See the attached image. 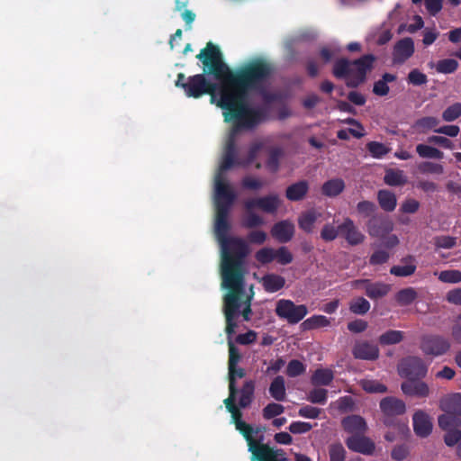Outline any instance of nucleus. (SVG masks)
I'll use <instances>...</instances> for the list:
<instances>
[{
  "mask_svg": "<svg viewBox=\"0 0 461 461\" xmlns=\"http://www.w3.org/2000/svg\"><path fill=\"white\" fill-rule=\"evenodd\" d=\"M269 393L276 401H283L285 397V379L282 376L276 377L270 384Z\"/></svg>",
  "mask_w": 461,
  "mask_h": 461,
  "instance_id": "29",
  "label": "nucleus"
},
{
  "mask_svg": "<svg viewBox=\"0 0 461 461\" xmlns=\"http://www.w3.org/2000/svg\"><path fill=\"white\" fill-rule=\"evenodd\" d=\"M253 211L254 210L247 209V212L243 218V224L246 227L253 228V227L261 226L265 223L263 217L255 213Z\"/></svg>",
  "mask_w": 461,
  "mask_h": 461,
  "instance_id": "38",
  "label": "nucleus"
},
{
  "mask_svg": "<svg viewBox=\"0 0 461 461\" xmlns=\"http://www.w3.org/2000/svg\"><path fill=\"white\" fill-rule=\"evenodd\" d=\"M343 428L346 431L357 435L363 433L366 429V423L365 420L360 416H348L342 421Z\"/></svg>",
  "mask_w": 461,
  "mask_h": 461,
  "instance_id": "20",
  "label": "nucleus"
},
{
  "mask_svg": "<svg viewBox=\"0 0 461 461\" xmlns=\"http://www.w3.org/2000/svg\"><path fill=\"white\" fill-rule=\"evenodd\" d=\"M285 280L284 277L270 274L262 278V285L264 288L269 293H275L284 287Z\"/></svg>",
  "mask_w": 461,
  "mask_h": 461,
  "instance_id": "25",
  "label": "nucleus"
},
{
  "mask_svg": "<svg viewBox=\"0 0 461 461\" xmlns=\"http://www.w3.org/2000/svg\"><path fill=\"white\" fill-rule=\"evenodd\" d=\"M389 258V254L384 250L375 251L370 258V263L374 265L383 264Z\"/></svg>",
  "mask_w": 461,
  "mask_h": 461,
  "instance_id": "63",
  "label": "nucleus"
},
{
  "mask_svg": "<svg viewBox=\"0 0 461 461\" xmlns=\"http://www.w3.org/2000/svg\"><path fill=\"white\" fill-rule=\"evenodd\" d=\"M393 224L389 221H382L379 222H372L368 226V231L371 236L380 237L385 233L392 231Z\"/></svg>",
  "mask_w": 461,
  "mask_h": 461,
  "instance_id": "30",
  "label": "nucleus"
},
{
  "mask_svg": "<svg viewBox=\"0 0 461 461\" xmlns=\"http://www.w3.org/2000/svg\"><path fill=\"white\" fill-rule=\"evenodd\" d=\"M350 311L356 314H365L370 309V303L363 297L353 300L350 303Z\"/></svg>",
  "mask_w": 461,
  "mask_h": 461,
  "instance_id": "39",
  "label": "nucleus"
},
{
  "mask_svg": "<svg viewBox=\"0 0 461 461\" xmlns=\"http://www.w3.org/2000/svg\"><path fill=\"white\" fill-rule=\"evenodd\" d=\"M240 359V356L234 347L232 342L229 340V391L230 395L228 398L224 400V404L228 411L231 415V421L235 424L237 428V424L239 422H243L240 420L241 413L237 406L234 404L235 397H236V389H235V381L238 378H241L244 375L243 369L236 368L239 361Z\"/></svg>",
  "mask_w": 461,
  "mask_h": 461,
  "instance_id": "4",
  "label": "nucleus"
},
{
  "mask_svg": "<svg viewBox=\"0 0 461 461\" xmlns=\"http://www.w3.org/2000/svg\"><path fill=\"white\" fill-rule=\"evenodd\" d=\"M282 203L283 201L278 194H271L266 196L247 200L245 207L248 210L259 209L264 212L274 214L282 205Z\"/></svg>",
  "mask_w": 461,
  "mask_h": 461,
  "instance_id": "6",
  "label": "nucleus"
},
{
  "mask_svg": "<svg viewBox=\"0 0 461 461\" xmlns=\"http://www.w3.org/2000/svg\"><path fill=\"white\" fill-rule=\"evenodd\" d=\"M197 58L204 65L203 71L213 75L217 83H209L203 75H195L183 83L184 75L179 74L176 85L183 87L188 97L199 98L204 94H210L212 104L221 107L225 121L233 124L214 176V234L221 248V267H243L242 258L250 249L245 240L228 236V213L237 194L228 182L225 172L236 163L240 164L236 160L234 148L237 132L254 127L262 119L263 112L254 104L251 94L261 87L271 68L265 59L256 58L230 70L222 62L218 47L212 43H208Z\"/></svg>",
  "mask_w": 461,
  "mask_h": 461,
  "instance_id": "1",
  "label": "nucleus"
},
{
  "mask_svg": "<svg viewBox=\"0 0 461 461\" xmlns=\"http://www.w3.org/2000/svg\"><path fill=\"white\" fill-rule=\"evenodd\" d=\"M452 413L445 412L438 417V426L445 430L456 429L461 425V420Z\"/></svg>",
  "mask_w": 461,
  "mask_h": 461,
  "instance_id": "32",
  "label": "nucleus"
},
{
  "mask_svg": "<svg viewBox=\"0 0 461 461\" xmlns=\"http://www.w3.org/2000/svg\"><path fill=\"white\" fill-rule=\"evenodd\" d=\"M374 59L372 55H366L355 62L341 59L334 66V75L337 77H344L348 86H357L364 81Z\"/></svg>",
  "mask_w": 461,
  "mask_h": 461,
  "instance_id": "3",
  "label": "nucleus"
},
{
  "mask_svg": "<svg viewBox=\"0 0 461 461\" xmlns=\"http://www.w3.org/2000/svg\"><path fill=\"white\" fill-rule=\"evenodd\" d=\"M447 432L446 433L445 437H444V440H445V443L448 446V447H453L455 446L456 444H459L460 441H461V430L459 429H450V430H447Z\"/></svg>",
  "mask_w": 461,
  "mask_h": 461,
  "instance_id": "51",
  "label": "nucleus"
},
{
  "mask_svg": "<svg viewBox=\"0 0 461 461\" xmlns=\"http://www.w3.org/2000/svg\"><path fill=\"white\" fill-rule=\"evenodd\" d=\"M330 324V319L324 315H313L306 319L302 323V328L305 330H315L319 328L327 327Z\"/></svg>",
  "mask_w": 461,
  "mask_h": 461,
  "instance_id": "27",
  "label": "nucleus"
},
{
  "mask_svg": "<svg viewBox=\"0 0 461 461\" xmlns=\"http://www.w3.org/2000/svg\"><path fill=\"white\" fill-rule=\"evenodd\" d=\"M416 297L417 293L411 287L402 289L395 295L397 303L402 306L411 304L416 299Z\"/></svg>",
  "mask_w": 461,
  "mask_h": 461,
  "instance_id": "33",
  "label": "nucleus"
},
{
  "mask_svg": "<svg viewBox=\"0 0 461 461\" xmlns=\"http://www.w3.org/2000/svg\"><path fill=\"white\" fill-rule=\"evenodd\" d=\"M312 425L309 422L294 421L289 426V430L294 434H303L312 429Z\"/></svg>",
  "mask_w": 461,
  "mask_h": 461,
  "instance_id": "52",
  "label": "nucleus"
},
{
  "mask_svg": "<svg viewBox=\"0 0 461 461\" xmlns=\"http://www.w3.org/2000/svg\"><path fill=\"white\" fill-rule=\"evenodd\" d=\"M367 149L371 155L375 158H381L388 153L389 149L382 143L372 141L367 144Z\"/></svg>",
  "mask_w": 461,
  "mask_h": 461,
  "instance_id": "45",
  "label": "nucleus"
},
{
  "mask_svg": "<svg viewBox=\"0 0 461 461\" xmlns=\"http://www.w3.org/2000/svg\"><path fill=\"white\" fill-rule=\"evenodd\" d=\"M412 422L414 432L418 437L426 438L431 433L432 420L425 411H416L412 417Z\"/></svg>",
  "mask_w": 461,
  "mask_h": 461,
  "instance_id": "10",
  "label": "nucleus"
},
{
  "mask_svg": "<svg viewBox=\"0 0 461 461\" xmlns=\"http://www.w3.org/2000/svg\"><path fill=\"white\" fill-rule=\"evenodd\" d=\"M458 67V63L456 60L452 59H442L438 61L436 65V69L439 73H452L454 72Z\"/></svg>",
  "mask_w": 461,
  "mask_h": 461,
  "instance_id": "42",
  "label": "nucleus"
},
{
  "mask_svg": "<svg viewBox=\"0 0 461 461\" xmlns=\"http://www.w3.org/2000/svg\"><path fill=\"white\" fill-rule=\"evenodd\" d=\"M340 235L346 241L352 246L361 244L365 240L364 233L355 225L354 221L349 218H346L341 224L339 225Z\"/></svg>",
  "mask_w": 461,
  "mask_h": 461,
  "instance_id": "8",
  "label": "nucleus"
},
{
  "mask_svg": "<svg viewBox=\"0 0 461 461\" xmlns=\"http://www.w3.org/2000/svg\"><path fill=\"white\" fill-rule=\"evenodd\" d=\"M461 116V103H456L448 106L442 113V119L450 122Z\"/></svg>",
  "mask_w": 461,
  "mask_h": 461,
  "instance_id": "40",
  "label": "nucleus"
},
{
  "mask_svg": "<svg viewBox=\"0 0 461 461\" xmlns=\"http://www.w3.org/2000/svg\"><path fill=\"white\" fill-rule=\"evenodd\" d=\"M459 127L456 125H444L434 130L435 132L445 134L449 137H456L459 133Z\"/></svg>",
  "mask_w": 461,
  "mask_h": 461,
  "instance_id": "57",
  "label": "nucleus"
},
{
  "mask_svg": "<svg viewBox=\"0 0 461 461\" xmlns=\"http://www.w3.org/2000/svg\"><path fill=\"white\" fill-rule=\"evenodd\" d=\"M399 373L404 377L424 376L427 373V366L416 357H410L402 360L399 366Z\"/></svg>",
  "mask_w": 461,
  "mask_h": 461,
  "instance_id": "7",
  "label": "nucleus"
},
{
  "mask_svg": "<svg viewBox=\"0 0 461 461\" xmlns=\"http://www.w3.org/2000/svg\"><path fill=\"white\" fill-rule=\"evenodd\" d=\"M438 279L447 284H458L461 283V271L456 269L444 270L439 273H435Z\"/></svg>",
  "mask_w": 461,
  "mask_h": 461,
  "instance_id": "35",
  "label": "nucleus"
},
{
  "mask_svg": "<svg viewBox=\"0 0 461 461\" xmlns=\"http://www.w3.org/2000/svg\"><path fill=\"white\" fill-rule=\"evenodd\" d=\"M378 201L380 206L388 212L393 211L397 203L395 195L387 190H381L378 193Z\"/></svg>",
  "mask_w": 461,
  "mask_h": 461,
  "instance_id": "28",
  "label": "nucleus"
},
{
  "mask_svg": "<svg viewBox=\"0 0 461 461\" xmlns=\"http://www.w3.org/2000/svg\"><path fill=\"white\" fill-rule=\"evenodd\" d=\"M248 238L251 243L260 245V244H263L267 240V235L265 231L254 230L249 234Z\"/></svg>",
  "mask_w": 461,
  "mask_h": 461,
  "instance_id": "60",
  "label": "nucleus"
},
{
  "mask_svg": "<svg viewBox=\"0 0 461 461\" xmlns=\"http://www.w3.org/2000/svg\"><path fill=\"white\" fill-rule=\"evenodd\" d=\"M421 348L427 355L439 356L449 348V343L440 337H428L423 339Z\"/></svg>",
  "mask_w": 461,
  "mask_h": 461,
  "instance_id": "13",
  "label": "nucleus"
},
{
  "mask_svg": "<svg viewBox=\"0 0 461 461\" xmlns=\"http://www.w3.org/2000/svg\"><path fill=\"white\" fill-rule=\"evenodd\" d=\"M333 376V372L330 369H317L312 376V383L314 385H328Z\"/></svg>",
  "mask_w": 461,
  "mask_h": 461,
  "instance_id": "31",
  "label": "nucleus"
},
{
  "mask_svg": "<svg viewBox=\"0 0 461 461\" xmlns=\"http://www.w3.org/2000/svg\"><path fill=\"white\" fill-rule=\"evenodd\" d=\"M309 186L306 181H300L291 185L286 189V198L290 201H300L304 198Z\"/></svg>",
  "mask_w": 461,
  "mask_h": 461,
  "instance_id": "21",
  "label": "nucleus"
},
{
  "mask_svg": "<svg viewBox=\"0 0 461 461\" xmlns=\"http://www.w3.org/2000/svg\"><path fill=\"white\" fill-rule=\"evenodd\" d=\"M256 258L261 264L270 263L275 259V249L263 248L256 253Z\"/></svg>",
  "mask_w": 461,
  "mask_h": 461,
  "instance_id": "47",
  "label": "nucleus"
},
{
  "mask_svg": "<svg viewBox=\"0 0 461 461\" xmlns=\"http://www.w3.org/2000/svg\"><path fill=\"white\" fill-rule=\"evenodd\" d=\"M307 399L312 403L323 404L327 400V390L315 388L309 393Z\"/></svg>",
  "mask_w": 461,
  "mask_h": 461,
  "instance_id": "46",
  "label": "nucleus"
},
{
  "mask_svg": "<svg viewBox=\"0 0 461 461\" xmlns=\"http://www.w3.org/2000/svg\"><path fill=\"white\" fill-rule=\"evenodd\" d=\"M236 429L246 438L252 461H286L282 449L270 447L261 442L260 429H254L245 422H239Z\"/></svg>",
  "mask_w": 461,
  "mask_h": 461,
  "instance_id": "2",
  "label": "nucleus"
},
{
  "mask_svg": "<svg viewBox=\"0 0 461 461\" xmlns=\"http://www.w3.org/2000/svg\"><path fill=\"white\" fill-rule=\"evenodd\" d=\"M321 411L315 407L306 405L299 410V415L307 419H315L319 416Z\"/></svg>",
  "mask_w": 461,
  "mask_h": 461,
  "instance_id": "58",
  "label": "nucleus"
},
{
  "mask_svg": "<svg viewBox=\"0 0 461 461\" xmlns=\"http://www.w3.org/2000/svg\"><path fill=\"white\" fill-rule=\"evenodd\" d=\"M427 141L429 143H434V144L440 145L441 147H443L445 149H453V148H454L453 142L450 140H448L446 137H442V136H438V135L429 136L428 138Z\"/></svg>",
  "mask_w": 461,
  "mask_h": 461,
  "instance_id": "54",
  "label": "nucleus"
},
{
  "mask_svg": "<svg viewBox=\"0 0 461 461\" xmlns=\"http://www.w3.org/2000/svg\"><path fill=\"white\" fill-rule=\"evenodd\" d=\"M305 371L303 364L298 360H292L288 366L286 373L289 376H297Z\"/></svg>",
  "mask_w": 461,
  "mask_h": 461,
  "instance_id": "50",
  "label": "nucleus"
},
{
  "mask_svg": "<svg viewBox=\"0 0 461 461\" xmlns=\"http://www.w3.org/2000/svg\"><path fill=\"white\" fill-rule=\"evenodd\" d=\"M353 354L357 358L374 360L378 357L379 350L375 345L367 342H361L355 346Z\"/></svg>",
  "mask_w": 461,
  "mask_h": 461,
  "instance_id": "19",
  "label": "nucleus"
},
{
  "mask_svg": "<svg viewBox=\"0 0 461 461\" xmlns=\"http://www.w3.org/2000/svg\"><path fill=\"white\" fill-rule=\"evenodd\" d=\"M380 408L383 413L386 416L384 423L389 424V418L404 413L406 410L405 403L394 397H385L380 402Z\"/></svg>",
  "mask_w": 461,
  "mask_h": 461,
  "instance_id": "11",
  "label": "nucleus"
},
{
  "mask_svg": "<svg viewBox=\"0 0 461 461\" xmlns=\"http://www.w3.org/2000/svg\"><path fill=\"white\" fill-rule=\"evenodd\" d=\"M384 179L388 185L392 186L403 185L408 182L405 173L399 169L386 170Z\"/></svg>",
  "mask_w": 461,
  "mask_h": 461,
  "instance_id": "26",
  "label": "nucleus"
},
{
  "mask_svg": "<svg viewBox=\"0 0 461 461\" xmlns=\"http://www.w3.org/2000/svg\"><path fill=\"white\" fill-rule=\"evenodd\" d=\"M346 445L350 450L367 456L372 455L375 449L373 440L358 434L348 437Z\"/></svg>",
  "mask_w": 461,
  "mask_h": 461,
  "instance_id": "9",
  "label": "nucleus"
},
{
  "mask_svg": "<svg viewBox=\"0 0 461 461\" xmlns=\"http://www.w3.org/2000/svg\"><path fill=\"white\" fill-rule=\"evenodd\" d=\"M254 393V384L251 381H248L243 385L240 393V399H239V404L240 407H247L253 396Z\"/></svg>",
  "mask_w": 461,
  "mask_h": 461,
  "instance_id": "36",
  "label": "nucleus"
},
{
  "mask_svg": "<svg viewBox=\"0 0 461 461\" xmlns=\"http://www.w3.org/2000/svg\"><path fill=\"white\" fill-rule=\"evenodd\" d=\"M415 269V265L406 264L403 266H394L391 268L390 272L396 276H409L414 273Z\"/></svg>",
  "mask_w": 461,
  "mask_h": 461,
  "instance_id": "48",
  "label": "nucleus"
},
{
  "mask_svg": "<svg viewBox=\"0 0 461 461\" xmlns=\"http://www.w3.org/2000/svg\"><path fill=\"white\" fill-rule=\"evenodd\" d=\"M436 245L442 249H451L456 245V239L449 236H442L436 240Z\"/></svg>",
  "mask_w": 461,
  "mask_h": 461,
  "instance_id": "62",
  "label": "nucleus"
},
{
  "mask_svg": "<svg viewBox=\"0 0 461 461\" xmlns=\"http://www.w3.org/2000/svg\"><path fill=\"white\" fill-rule=\"evenodd\" d=\"M242 185L245 188L258 190L264 186V182L257 177L247 176L243 179Z\"/></svg>",
  "mask_w": 461,
  "mask_h": 461,
  "instance_id": "55",
  "label": "nucleus"
},
{
  "mask_svg": "<svg viewBox=\"0 0 461 461\" xmlns=\"http://www.w3.org/2000/svg\"><path fill=\"white\" fill-rule=\"evenodd\" d=\"M420 203L415 199H407L401 205V211L405 213H414L418 211Z\"/></svg>",
  "mask_w": 461,
  "mask_h": 461,
  "instance_id": "56",
  "label": "nucleus"
},
{
  "mask_svg": "<svg viewBox=\"0 0 461 461\" xmlns=\"http://www.w3.org/2000/svg\"><path fill=\"white\" fill-rule=\"evenodd\" d=\"M439 120L434 116H426L418 119L411 126L413 131L425 133L428 131L437 129Z\"/></svg>",
  "mask_w": 461,
  "mask_h": 461,
  "instance_id": "24",
  "label": "nucleus"
},
{
  "mask_svg": "<svg viewBox=\"0 0 461 461\" xmlns=\"http://www.w3.org/2000/svg\"><path fill=\"white\" fill-rule=\"evenodd\" d=\"M402 339V331L392 330L382 334L379 338V342L382 345H393L401 342Z\"/></svg>",
  "mask_w": 461,
  "mask_h": 461,
  "instance_id": "37",
  "label": "nucleus"
},
{
  "mask_svg": "<svg viewBox=\"0 0 461 461\" xmlns=\"http://www.w3.org/2000/svg\"><path fill=\"white\" fill-rule=\"evenodd\" d=\"M416 152L421 158L442 159L444 153L428 143H420L416 146Z\"/></svg>",
  "mask_w": 461,
  "mask_h": 461,
  "instance_id": "23",
  "label": "nucleus"
},
{
  "mask_svg": "<svg viewBox=\"0 0 461 461\" xmlns=\"http://www.w3.org/2000/svg\"><path fill=\"white\" fill-rule=\"evenodd\" d=\"M344 188L345 183L341 178H333L323 184L321 192L326 196L334 197L339 195Z\"/></svg>",
  "mask_w": 461,
  "mask_h": 461,
  "instance_id": "22",
  "label": "nucleus"
},
{
  "mask_svg": "<svg viewBox=\"0 0 461 461\" xmlns=\"http://www.w3.org/2000/svg\"><path fill=\"white\" fill-rule=\"evenodd\" d=\"M403 393L416 397H428L430 393L429 385L420 381L409 380L402 384Z\"/></svg>",
  "mask_w": 461,
  "mask_h": 461,
  "instance_id": "17",
  "label": "nucleus"
},
{
  "mask_svg": "<svg viewBox=\"0 0 461 461\" xmlns=\"http://www.w3.org/2000/svg\"><path fill=\"white\" fill-rule=\"evenodd\" d=\"M339 234H340L339 227L336 228L330 223L325 224L321 231V237L325 241L334 240L339 236Z\"/></svg>",
  "mask_w": 461,
  "mask_h": 461,
  "instance_id": "43",
  "label": "nucleus"
},
{
  "mask_svg": "<svg viewBox=\"0 0 461 461\" xmlns=\"http://www.w3.org/2000/svg\"><path fill=\"white\" fill-rule=\"evenodd\" d=\"M274 260H276L281 265H287L292 262L293 255L285 247H281L278 249H275Z\"/></svg>",
  "mask_w": 461,
  "mask_h": 461,
  "instance_id": "44",
  "label": "nucleus"
},
{
  "mask_svg": "<svg viewBox=\"0 0 461 461\" xmlns=\"http://www.w3.org/2000/svg\"><path fill=\"white\" fill-rule=\"evenodd\" d=\"M329 455L330 461H345L346 450L339 443L331 444L329 448Z\"/></svg>",
  "mask_w": 461,
  "mask_h": 461,
  "instance_id": "41",
  "label": "nucleus"
},
{
  "mask_svg": "<svg viewBox=\"0 0 461 461\" xmlns=\"http://www.w3.org/2000/svg\"><path fill=\"white\" fill-rule=\"evenodd\" d=\"M295 232V226L293 221L284 220L276 222L271 229V235L279 242H288Z\"/></svg>",
  "mask_w": 461,
  "mask_h": 461,
  "instance_id": "12",
  "label": "nucleus"
},
{
  "mask_svg": "<svg viewBox=\"0 0 461 461\" xmlns=\"http://www.w3.org/2000/svg\"><path fill=\"white\" fill-rule=\"evenodd\" d=\"M284 411V407L278 403H269L264 409V417L266 419H271L277 416Z\"/></svg>",
  "mask_w": 461,
  "mask_h": 461,
  "instance_id": "53",
  "label": "nucleus"
},
{
  "mask_svg": "<svg viewBox=\"0 0 461 461\" xmlns=\"http://www.w3.org/2000/svg\"><path fill=\"white\" fill-rule=\"evenodd\" d=\"M275 312L289 324H296L308 314V309L304 304H295L289 299H280L276 303Z\"/></svg>",
  "mask_w": 461,
  "mask_h": 461,
  "instance_id": "5",
  "label": "nucleus"
},
{
  "mask_svg": "<svg viewBox=\"0 0 461 461\" xmlns=\"http://www.w3.org/2000/svg\"><path fill=\"white\" fill-rule=\"evenodd\" d=\"M321 216V213L314 209L304 211L298 216V226L303 231L312 233L315 230V224Z\"/></svg>",
  "mask_w": 461,
  "mask_h": 461,
  "instance_id": "16",
  "label": "nucleus"
},
{
  "mask_svg": "<svg viewBox=\"0 0 461 461\" xmlns=\"http://www.w3.org/2000/svg\"><path fill=\"white\" fill-rule=\"evenodd\" d=\"M367 328V322L363 320H355L348 324V329L355 333L364 331Z\"/></svg>",
  "mask_w": 461,
  "mask_h": 461,
  "instance_id": "64",
  "label": "nucleus"
},
{
  "mask_svg": "<svg viewBox=\"0 0 461 461\" xmlns=\"http://www.w3.org/2000/svg\"><path fill=\"white\" fill-rule=\"evenodd\" d=\"M361 387L369 393H383L387 391L384 384L372 379H363L360 381Z\"/></svg>",
  "mask_w": 461,
  "mask_h": 461,
  "instance_id": "34",
  "label": "nucleus"
},
{
  "mask_svg": "<svg viewBox=\"0 0 461 461\" xmlns=\"http://www.w3.org/2000/svg\"><path fill=\"white\" fill-rule=\"evenodd\" d=\"M414 52V43L411 38H405L397 42L393 50V62L402 64Z\"/></svg>",
  "mask_w": 461,
  "mask_h": 461,
  "instance_id": "15",
  "label": "nucleus"
},
{
  "mask_svg": "<svg viewBox=\"0 0 461 461\" xmlns=\"http://www.w3.org/2000/svg\"><path fill=\"white\" fill-rule=\"evenodd\" d=\"M409 81L413 85L420 86L426 83L427 77L419 70L414 69L409 74Z\"/></svg>",
  "mask_w": 461,
  "mask_h": 461,
  "instance_id": "59",
  "label": "nucleus"
},
{
  "mask_svg": "<svg viewBox=\"0 0 461 461\" xmlns=\"http://www.w3.org/2000/svg\"><path fill=\"white\" fill-rule=\"evenodd\" d=\"M440 409L444 412L461 415V393H453L441 399Z\"/></svg>",
  "mask_w": 461,
  "mask_h": 461,
  "instance_id": "18",
  "label": "nucleus"
},
{
  "mask_svg": "<svg viewBox=\"0 0 461 461\" xmlns=\"http://www.w3.org/2000/svg\"><path fill=\"white\" fill-rule=\"evenodd\" d=\"M446 299L450 303L461 305V288H455L448 291Z\"/></svg>",
  "mask_w": 461,
  "mask_h": 461,
  "instance_id": "61",
  "label": "nucleus"
},
{
  "mask_svg": "<svg viewBox=\"0 0 461 461\" xmlns=\"http://www.w3.org/2000/svg\"><path fill=\"white\" fill-rule=\"evenodd\" d=\"M422 172L441 175L444 173V167L441 164L424 162L420 166Z\"/></svg>",
  "mask_w": 461,
  "mask_h": 461,
  "instance_id": "49",
  "label": "nucleus"
},
{
  "mask_svg": "<svg viewBox=\"0 0 461 461\" xmlns=\"http://www.w3.org/2000/svg\"><path fill=\"white\" fill-rule=\"evenodd\" d=\"M356 286L365 289L366 295L371 299L383 297L386 295L391 289L390 285L381 282L370 283L367 280L357 281Z\"/></svg>",
  "mask_w": 461,
  "mask_h": 461,
  "instance_id": "14",
  "label": "nucleus"
}]
</instances>
